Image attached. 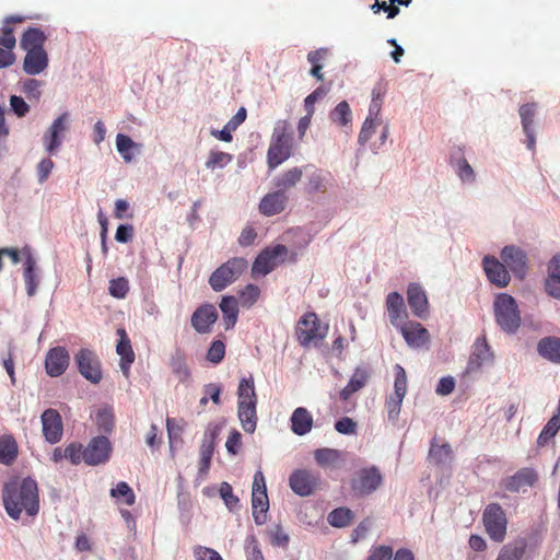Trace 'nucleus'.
I'll list each match as a JSON object with an SVG mask.
<instances>
[{"label":"nucleus","instance_id":"obj_1","mask_svg":"<svg viewBox=\"0 0 560 560\" xmlns=\"http://www.w3.org/2000/svg\"><path fill=\"white\" fill-rule=\"evenodd\" d=\"M2 503L7 514L14 521L34 520L40 510L37 481L32 477H13L2 488Z\"/></svg>","mask_w":560,"mask_h":560},{"label":"nucleus","instance_id":"obj_2","mask_svg":"<svg viewBox=\"0 0 560 560\" xmlns=\"http://www.w3.org/2000/svg\"><path fill=\"white\" fill-rule=\"evenodd\" d=\"M47 36L38 27H28L20 39V47L25 51L23 71L28 75L44 72L49 63L48 54L44 48Z\"/></svg>","mask_w":560,"mask_h":560},{"label":"nucleus","instance_id":"obj_3","mask_svg":"<svg viewBox=\"0 0 560 560\" xmlns=\"http://www.w3.org/2000/svg\"><path fill=\"white\" fill-rule=\"evenodd\" d=\"M237 417L247 433H254L257 427V395L253 375L243 377L237 386Z\"/></svg>","mask_w":560,"mask_h":560},{"label":"nucleus","instance_id":"obj_4","mask_svg":"<svg viewBox=\"0 0 560 560\" xmlns=\"http://www.w3.org/2000/svg\"><path fill=\"white\" fill-rule=\"evenodd\" d=\"M293 149V133L288 120H278L275 125L270 144L267 151V164L270 170H275L287 161Z\"/></svg>","mask_w":560,"mask_h":560},{"label":"nucleus","instance_id":"obj_5","mask_svg":"<svg viewBox=\"0 0 560 560\" xmlns=\"http://www.w3.org/2000/svg\"><path fill=\"white\" fill-rule=\"evenodd\" d=\"M493 308L495 322L503 331L514 334L520 328L521 314L513 296L506 293L498 294Z\"/></svg>","mask_w":560,"mask_h":560},{"label":"nucleus","instance_id":"obj_6","mask_svg":"<svg viewBox=\"0 0 560 560\" xmlns=\"http://www.w3.org/2000/svg\"><path fill=\"white\" fill-rule=\"evenodd\" d=\"M327 334L328 325L322 324L314 312L305 313L295 326L296 340L304 348L324 340Z\"/></svg>","mask_w":560,"mask_h":560},{"label":"nucleus","instance_id":"obj_7","mask_svg":"<svg viewBox=\"0 0 560 560\" xmlns=\"http://www.w3.org/2000/svg\"><path fill=\"white\" fill-rule=\"evenodd\" d=\"M247 267L248 262L245 258L233 257L211 273L209 284L215 292H220L236 281Z\"/></svg>","mask_w":560,"mask_h":560},{"label":"nucleus","instance_id":"obj_8","mask_svg":"<svg viewBox=\"0 0 560 560\" xmlns=\"http://www.w3.org/2000/svg\"><path fill=\"white\" fill-rule=\"evenodd\" d=\"M482 524L489 538L502 542L506 537L508 517L499 503L488 504L482 512Z\"/></svg>","mask_w":560,"mask_h":560},{"label":"nucleus","instance_id":"obj_9","mask_svg":"<svg viewBox=\"0 0 560 560\" xmlns=\"http://www.w3.org/2000/svg\"><path fill=\"white\" fill-rule=\"evenodd\" d=\"M252 510L254 522L262 525L267 521L266 513L269 510V500L267 495L266 480L262 471L258 470L254 475L252 491Z\"/></svg>","mask_w":560,"mask_h":560},{"label":"nucleus","instance_id":"obj_10","mask_svg":"<svg viewBox=\"0 0 560 560\" xmlns=\"http://www.w3.org/2000/svg\"><path fill=\"white\" fill-rule=\"evenodd\" d=\"M288 254V248L284 245H276L271 248L264 249L255 259L252 273L253 276H266L271 272L283 257Z\"/></svg>","mask_w":560,"mask_h":560},{"label":"nucleus","instance_id":"obj_11","mask_svg":"<svg viewBox=\"0 0 560 560\" xmlns=\"http://www.w3.org/2000/svg\"><path fill=\"white\" fill-rule=\"evenodd\" d=\"M75 363L80 374L93 384H98L102 378L101 362L97 355L90 349H80L75 354Z\"/></svg>","mask_w":560,"mask_h":560},{"label":"nucleus","instance_id":"obj_12","mask_svg":"<svg viewBox=\"0 0 560 560\" xmlns=\"http://www.w3.org/2000/svg\"><path fill=\"white\" fill-rule=\"evenodd\" d=\"M383 477L376 467L363 468L351 481V489L357 497H364L375 491L382 483Z\"/></svg>","mask_w":560,"mask_h":560},{"label":"nucleus","instance_id":"obj_13","mask_svg":"<svg viewBox=\"0 0 560 560\" xmlns=\"http://www.w3.org/2000/svg\"><path fill=\"white\" fill-rule=\"evenodd\" d=\"M112 452V445L107 438H93L88 446L83 448V462L88 465L95 466L108 460Z\"/></svg>","mask_w":560,"mask_h":560},{"label":"nucleus","instance_id":"obj_14","mask_svg":"<svg viewBox=\"0 0 560 560\" xmlns=\"http://www.w3.org/2000/svg\"><path fill=\"white\" fill-rule=\"evenodd\" d=\"M69 113L61 114L43 136V142L49 154H54L61 145L63 133L69 129Z\"/></svg>","mask_w":560,"mask_h":560},{"label":"nucleus","instance_id":"obj_15","mask_svg":"<svg viewBox=\"0 0 560 560\" xmlns=\"http://www.w3.org/2000/svg\"><path fill=\"white\" fill-rule=\"evenodd\" d=\"M319 482V477L307 469H296L289 478V486L300 497L312 494Z\"/></svg>","mask_w":560,"mask_h":560},{"label":"nucleus","instance_id":"obj_16","mask_svg":"<svg viewBox=\"0 0 560 560\" xmlns=\"http://www.w3.org/2000/svg\"><path fill=\"white\" fill-rule=\"evenodd\" d=\"M482 266L488 280L498 288H505L510 280V273L504 262L499 261L494 256H486Z\"/></svg>","mask_w":560,"mask_h":560},{"label":"nucleus","instance_id":"obj_17","mask_svg":"<svg viewBox=\"0 0 560 560\" xmlns=\"http://www.w3.org/2000/svg\"><path fill=\"white\" fill-rule=\"evenodd\" d=\"M43 434L47 442L55 444L62 438L61 416L56 409H46L42 415Z\"/></svg>","mask_w":560,"mask_h":560},{"label":"nucleus","instance_id":"obj_18","mask_svg":"<svg viewBox=\"0 0 560 560\" xmlns=\"http://www.w3.org/2000/svg\"><path fill=\"white\" fill-rule=\"evenodd\" d=\"M501 259L516 277L523 279L526 273L527 257L524 250L516 246H505Z\"/></svg>","mask_w":560,"mask_h":560},{"label":"nucleus","instance_id":"obj_19","mask_svg":"<svg viewBox=\"0 0 560 560\" xmlns=\"http://www.w3.org/2000/svg\"><path fill=\"white\" fill-rule=\"evenodd\" d=\"M218 319V312L214 305L203 304L199 306L191 315V326L199 334L211 331L212 325Z\"/></svg>","mask_w":560,"mask_h":560},{"label":"nucleus","instance_id":"obj_20","mask_svg":"<svg viewBox=\"0 0 560 560\" xmlns=\"http://www.w3.org/2000/svg\"><path fill=\"white\" fill-rule=\"evenodd\" d=\"M119 340L116 346V352L120 357L119 366L125 377H129L130 366L135 362V352L131 341L124 328L117 329Z\"/></svg>","mask_w":560,"mask_h":560},{"label":"nucleus","instance_id":"obj_21","mask_svg":"<svg viewBox=\"0 0 560 560\" xmlns=\"http://www.w3.org/2000/svg\"><path fill=\"white\" fill-rule=\"evenodd\" d=\"M69 365V353L63 347L50 349L45 359V368L48 375L60 376Z\"/></svg>","mask_w":560,"mask_h":560},{"label":"nucleus","instance_id":"obj_22","mask_svg":"<svg viewBox=\"0 0 560 560\" xmlns=\"http://www.w3.org/2000/svg\"><path fill=\"white\" fill-rule=\"evenodd\" d=\"M398 328L410 347L419 348L430 340L429 331L418 322H407Z\"/></svg>","mask_w":560,"mask_h":560},{"label":"nucleus","instance_id":"obj_23","mask_svg":"<svg viewBox=\"0 0 560 560\" xmlns=\"http://www.w3.org/2000/svg\"><path fill=\"white\" fill-rule=\"evenodd\" d=\"M407 301L415 316L424 318L428 315L429 302L422 287L410 283L407 288Z\"/></svg>","mask_w":560,"mask_h":560},{"label":"nucleus","instance_id":"obj_24","mask_svg":"<svg viewBox=\"0 0 560 560\" xmlns=\"http://www.w3.org/2000/svg\"><path fill=\"white\" fill-rule=\"evenodd\" d=\"M22 253L25 258L23 278L26 287V293L28 296H33L35 295L39 284V278L36 270V260L28 247L23 248Z\"/></svg>","mask_w":560,"mask_h":560},{"label":"nucleus","instance_id":"obj_25","mask_svg":"<svg viewBox=\"0 0 560 560\" xmlns=\"http://www.w3.org/2000/svg\"><path fill=\"white\" fill-rule=\"evenodd\" d=\"M537 104L527 103L520 107L521 122L526 136V145L528 150H534L536 144L535 131L533 129L534 117L536 114Z\"/></svg>","mask_w":560,"mask_h":560},{"label":"nucleus","instance_id":"obj_26","mask_svg":"<svg viewBox=\"0 0 560 560\" xmlns=\"http://www.w3.org/2000/svg\"><path fill=\"white\" fill-rule=\"evenodd\" d=\"M288 202V196L280 190L267 194L259 202V211L271 217L281 213Z\"/></svg>","mask_w":560,"mask_h":560},{"label":"nucleus","instance_id":"obj_27","mask_svg":"<svg viewBox=\"0 0 560 560\" xmlns=\"http://www.w3.org/2000/svg\"><path fill=\"white\" fill-rule=\"evenodd\" d=\"M386 310L390 324L395 327H399L402 320L407 317V311L404 302V298L398 292H392L386 298Z\"/></svg>","mask_w":560,"mask_h":560},{"label":"nucleus","instance_id":"obj_28","mask_svg":"<svg viewBox=\"0 0 560 560\" xmlns=\"http://www.w3.org/2000/svg\"><path fill=\"white\" fill-rule=\"evenodd\" d=\"M538 479L537 472L533 468H522L512 477L505 480V489L511 492H517L525 487H532Z\"/></svg>","mask_w":560,"mask_h":560},{"label":"nucleus","instance_id":"obj_29","mask_svg":"<svg viewBox=\"0 0 560 560\" xmlns=\"http://www.w3.org/2000/svg\"><path fill=\"white\" fill-rule=\"evenodd\" d=\"M492 359L490 347L486 340V337H479L474 342L472 352L468 361V371L478 370L485 362Z\"/></svg>","mask_w":560,"mask_h":560},{"label":"nucleus","instance_id":"obj_30","mask_svg":"<svg viewBox=\"0 0 560 560\" xmlns=\"http://www.w3.org/2000/svg\"><path fill=\"white\" fill-rule=\"evenodd\" d=\"M370 378V372L364 368H357L347 386L340 392V399L347 401L354 393L363 388Z\"/></svg>","mask_w":560,"mask_h":560},{"label":"nucleus","instance_id":"obj_31","mask_svg":"<svg viewBox=\"0 0 560 560\" xmlns=\"http://www.w3.org/2000/svg\"><path fill=\"white\" fill-rule=\"evenodd\" d=\"M313 428V417L311 412L304 408H296L291 416V430L296 435H304Z\"/></svg>","mask_w":560,"mask_h":560},{"label":"nucleus","instance_id":"obj_32","mask_svg":"<svg viewBox=\"0 0 560 560\" xmlns=\"http://www.w3.org/2000/svg\"><path fill=\"white\" fill-rule=\"evenodd\" d=\"M25 18L20 15H10L7 16L3 21V25L1 27L0 33V47L7 48L9 50L14 49L16 45V38L14 36V28L12 26L13 23H22Z\"/></svg>","mask_w":560,"mask_h":560},{"label":"nucleus","instance_id":"obj_33","mask_svg":"<svg viewBox=\"0 0 560 560\" xmlns=\"http://www.w3.org/2000/svg\"><path fill=\"white\" fill-rule=\"evenodd\" d=\"M453 451L448 443L438 444L433 438L429 450V460L436 466H444L452 462Z\"/></svg>","mask_w":560,"mask_h":560},{"label":"nucleus","instance_id":"obj_34","mask_svg":"<svg viewBox=\"0 0 560 560\" xmlns=\"http://www.w3.org/2000/svg\"><path fill=\"white\" fill-rule=\"evenodd\" d=\"M527 542L524 538L504 545L495 560H521L526 551Z\"/></svg>","mask_w":560,"mask_h":560},{"label":"nucleus","instance_id":"obj_35","mask_svg":"<svg viewBox=\"0 0 560 560\" xmlns=\"http://www.w3.org/2000/svg\"><path fill=\"white\" fill-rule=\"evenodd\" d=\"M19 447L12 435H3L0 438V463L11 465L16 459Z\"/></svg>","mask_w":560,"mask_h":560},{"label":"nucleus","instance_id":"obj_36","mask_svg":"<svg viewBox=\"0 0 560 560\" xmlns=\"http://www.w3.org/2000/svg\"><path fill=\"white\" fill-rule=\"evenodd\" d=\"M549 271L546 290L550 295L560 299V254L556 255L550 261Z\"/></svg>","mask_w":560,"mask_h":560},{"label":"nucleus","instance_id":"obj_37","mask_svg":"<svg viewBox=\"0 0 560 560\" xmlns=\"http://www.w3.org/2000/svg\"><path fill=\"white\" fill-rule=\"evenodd\" d=\"M302 168L295 166L291 167L275 179V186L278 190L285 194L287 190L296 186L302 179Z\"/></svg>","mask_w":560,"mask_h":560},{"label":"nucleus","instance_id":"obj_38","mask_svg":"<svg viewBox=\"0 0 560 560\" xmlns=\"http://www.w3.org/2000/svg\"><path fill=\"white\" fill-rule=\"evenodd\" d=\"M223 313V322L225 329L234 327L238 316L237 301L234 296H223L220 303Z\"/></svg>","mask_w":560,"mask_h":560},{"label":"nucleus","instance_id":"obj_39","mask_svg":"<svg viewBox=\"0 0 560 560\" xmlns=\"http://www.w3.org/2000/svg\"><path fill=\"white\" fill-rule=\"evenodd\" d=\"M538 352L546 359L560 363V338L546 337L538 342Z\"/></svg>","mask_w":560,"mask_h":560},{"label":"nucleus","instance_id":"obj_40","mask_svg":"<svg viewBox=\"0 0 560 560\" xmlns=\"http://www.w3.org/2000/svg\"><path fill=\"white\" fill-rule=\"evenodd\" d=\"M354 518V513L349 508H337L332 510L328 516L327 521L332 527H346L351 524Z\"/></svg>","mask_w":560,"mask_h":560},{"label":"nucleus","instance_id":"obj_41","mask_svg":"<svg viewBox=\"0 0 560 560\" xmlns=\"http://www.w3.org/2000/svg\"><path fill=\"white\" fill-rule=\"evenodd\" d=\"M385 94H386V85L383 82H378L373 88V91H372V101H371V104L369 107V116L368 117L377 119V117L381 113V109H382L383 100H384Z\"/></svg>","mask_w":560,"mask_h":560},{"label":"nucleus","instance_id":"obj_42","mask_svg":"<svg viewBox=\"0 0 560 560\" xmlns=\"http://www.w3.org/2000/svg\"><path fill=\"white\" fill-rule=\"evenodd\" d=\"M117 151L126 162L132 161L135 156L133 150L138 144L128 136L118 133L116 137Z\"/></svg>","mask_w":560,"mask_h":560},{"label":"nucleus","instance_id":"obj_43","mask_svg":"<svg viewBox=\"0 0 560 560\" xmlns=\"http://www.w3.org/2000/svg\"><path fill=\"white\" fill-rule=\"evenodd\" d=\"M329 118L338 126H347L351 122L352 114L349 104L346 101L340 102L329 114Z\"/></svg>","mask_w":560,"mask_h":560},{"label":"nucleus","instance_id":"obj_44","mask_svg":"<svg viewBox=\"0 0 560 560\" xmlns=\"http://www.w3.org/2000/svg\"><path fill=\"white\" fill-rule=\"evenodd\" d=\"M232 160L233 156L230 153L218 150H211L206 161V167L211 171H214L217 168H223L228 164H230Z\"/></svg>","mask_w":560,"mask_h":560},{"label":"nucleus","instance_id":"obj_45","mask_svg":"<svg viewBox=\"0 0 560 560\" xmlns=\"http://www.w3.org/2000/svg\"><path fill=\"white\" fill-rule=\"evenodd\" d=\"M304 190L308 195L324 192L326 190V178L322 171L316 170L308 176L304 185Z\"/></svg>","mask_w":560,"mask_h":560},{"label":"nucleus","instance_id":"obj_46","mask_svg":"<svg viewBox=\"0 0 560 560\" xmlns=\"http://www.w3.org/2000/svg\"><path fill=\"white\" fill-rule=\"evenodd\" d=\"M42 86L43 82L40 80L26 79L21 82V92L24 93L30 101L39 102L42 96Z\"/></svg>","mask_w":560,"mask_h":560},{"label":"nucleus","instance_id":"obj_47","mask_svg":"<svg viewBox=\"0 0 560 560\" xmlns=\"http://www.w3.org/2000/svg\"><path fill=\"white\" fill-rule=\"evenodd\" d=\"M110 495L115 499H122L127 505H133L136 495L126 481H119L115 488L110 490Z\"/></svg>","mask_w":560,"mask_h":560},{"label":"nucleus","instance_id":"obj_48","mask_svg":"<svg viewBox=\"0 0 560 560\" xmlns=\"http://www.w3.org/2000/svg\"><path fill=\"white\" fill-rule=\"evenodd\" d=\"M395 381H394V393L397 397H404L407 393V373L400 364L394 366Z\"/></svg>","mask_w":560,"mask_h":560},{"label":"nucleus","instance_id":"obj_49","mask_svg":"<svg viewBox=\"0 0 560 560\" xmlns=\"http://www.w3.org/2000/svg\"><path fill=\"white\" fill-rule=\"evenodd\" d=\"M315 460L322 467L332 466L340 457L337 450L319 448L314 453Z\"/></svg>","mask_w":560,"mask_h":560},{"label":"nucleus","instance_id":"obj_50","mask_svg":"<svg viewBox=\"0 0 560 560\" xmlns=\"http://www.w3.org/2000/svg\"><path fill=\"white\" fill-rule=\"evenodd\" d=\"M218 436V429H209L205 433L203 441L200 446V457H211L213 456L215 440Z\"/></svg>","mask_w":560,"mask_h":560},{"label":"nucleus","instance_id":"obj_51","mask_svg":"<svg viewBox=\"0 0 560 560\" xmlns=\"http://www.w3.org/2000/svg\"><path fill=\"white\" fill-rule=\"evenodd\" d=\"M108 291L116 299H124L129 291L128 280L119 277L109 281Z\"/></svg>","mask_w":560,"mask_h":560},{"label":"nucleus","instance_id":"obj_52","mask_svg":"<svg viewBox=\"0 0 560 560\" xmlns=\"http://www.w3.org/2000/svg\"><path fill=\"white\" fill-rule=\"evenodd\" d=\"M220 495L230 511L238 506V498L233 493V488L229 482H222L219 489Z\"/></svg>","mask_w":560,"mask_h":560},{"label":"nucleus","instance_id":"obj_53","mask_svg":"<svg viewBox=\"0 0 560 560\" xmlns=\"http://www.w3.org/2000/svg\"><path fill=\"white\" fill-rule=\"evenodd\" d=\"M225 355V345L221 340H214L207 352V360L213 364H219Z\"/></svg>","mask_w":560,"mask_h":560},{"label":"nucleus","instance_id":"obj_54","mask_svg":"<svg viewBox=\"0 0 560 560\" xmlns=\"http://www.w3.org/2000/svg\"><path fill=\"white\" fill-rule=\"evenodd\" d=\"M260 290L255 284H247L241 291L240 299L243 306H252L259 298Z\"/></svg>","mask_w":560,"mask_h":560},{"label":"nucleus","instance_id":"obj_55","mask_svg":"<svg viewBox=\"0 0 560 560\" xmlns=\"http://www.w3.org/2000/svg\"><path fill=\"white\" fill-rule=\"evenodd\" d=\"M404 397L390 394L385 400V408L389 420H396L400 413Z\"/></svg>","mask_w":560,"mask_h":560},{"label":"nucleus","instance_id":"obj_56","mask_svg":"<svg viewBox=\"0 0 560 560\" xmlns=\"http://www.w3.org/2000/svg\"><path fill=\"white\" fill-rule=\"evenodd\" d=\"M268 535L271 545L275 547H287L289 545L290 538L280 525H276L273 528L269 529Z\"/></svg>","mask_w":560,"mask_h":560},{"label":"nucleus","instance_id":"obj_57","mask_svg":"<svg viewBox=\"0 0 560 560\" xmlns=\"http://www.w3.org/2000/svg\"><path fill=\"white\" fill-rule=\"evenodd\" d=\"M328 93V89L325 86H318L315 89L311 94H308L304 100V106L305 110L308 112V114H314L315 108L314 105L317 101L322 100L326 96Z\"/></svg>","mask_w":560,"mask_h":560},{"label":"nucleus","instance_id":"obj_58","mask_svg":"<svg viewBox=\"0 0 560 560\" xmlns=\"http://www.w3.org/2000/svg\"><path fill=\"white\" fill-rule=\"evenodd\" d=\"M376 126L377 119L366 117L359 133L358 140L360 144H364L371 139L372 135L375 132Z\"/></svg>","mask_w":560,"mask_h":560},{"label":"nucleus","instance_id":"obj_59","mask_svg":"<svg viewBox=\"0 0 560 560\" xmlns=\"http://www.w3.org/2000/svg\"><path fill=\"white\" fill-rule=\"evenodd\" d=\"M456 173L463 182H474L475 172L466 159H459L457 161Z\"/></svg>","mask_w":560,"mask_h":560},{"label":"nucleus","instance_id":"obj_60","mask_svg":"<svg viewBox=\"0 0 560 560\" xmlns=\"http://www.w3.org/2000/svg\"><path fill=\"white\" fill-rule=\"evenodd\" d=\"M393 558V548L389 546H377L370 550L366 560H390Z\"/></svg>","mask_w":560,"mask_h":560},{"label":"nucleus","instance_id":"obj_61","mask_svg":"<svg viewBox=\"0 0 560 560\" xmlns=\"http://www.w3.org/2000/svg\"><path fill=\"white\" fill-rule=\"evenodd\" d=\"M65 457L77 465L83 460V450L81 444L71 443L65 448Z\"/></svg>","mask_w":560,"mask_h":560},{"label":"nucleus","instance_id":"obj_62","mask_svg":"<svg viewBox=\"0 0 560 560\" xmlns=\"http://www.w3.org/2000/svg\"><path fill=\"white\" fill-rule=\"evenodd\" d=\"M225 447L232 455H236L242 447V434L237 430H232L226 440Z\"/></svg>","mask_w":560,"mask_h":560},{"label":"nucleus","instance_id":"obj_63","mask_svg":"<svg viewBox=\"0 0 560 560\" xmlns=\"http://www.w3.org/2000/svg\"><path fill=\"white\" fill-rule=\"evenodd\" d=\"M10 106L18 117H24L30 112L28 104L21 96L12 95Z\"/></svg>","mask_w":560,"mask_h":560},{"label":"nucleus","instance_id":"obj_64","mask_svg":"<svg viewBox=\"0 0 560 560\" xmlns=\"http://www.w3.org/2000/svg\"><path fill=\"white\" fill-rule=\"evenodd\" d=\"M197 560H223L222 557L214 549L198 546L194 550Z\"/></svg>","mask_w":560,"mask_h":560}]
</instances>
